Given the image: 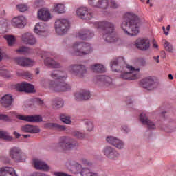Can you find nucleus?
<instances>
[{
	"mask_svg": "<svg viewBox=\"0 0 176 176\" xmlns=\"http://www.w3.org/2000/svg\"><path fill=\"white\" fill-rule=\"evenodd\" d=\"M140 18L131 12H127L124 16V21L121 24V28L126 34L134 36L140 32Z\"/></svg>",
	"mask_w": 176,
	"mask_h": 176,
	"instance_id": "1",
	"label": "nucleus"
},
{
	"mask_svg": "<svg viewBox=\"0 0 176 176\" xmlns=\"http://www.w3.org/2000/svg\"><path fill=\"white\" fill-rule=\"evenodd\" d=\"M94 26L95 28H97V30H102V38L105 42L112 43L119 41V37L115 32V25L113 23L107 21H97L94 23Z\"/></svg>",
	"mask_w": 176,
	"mask_h": 176,
	"instance_id": "2",
	"label": "nucleus"
},
{
	"mask_svg": "<svg viewBox=\"0 0 176 176\" xmlns=\"http://www.w3.org/2000/svg\"><path fill=\"white\" fill-rule=\"evenodd\" d=\"M91 52H93V47L90 43L86 42H76L69 50L72 56H86L90 54Z\"/></svg>",
	"mask_w": 176,
	"mask_h": 176,
	"instance_id": "3",
	"label": "nucleus"
},
{
	"mask_svg": "<svg viewBox=\"0 0 176 176\" xmlns=\"http://www.w3.org/2000/svg\"><path fill=\"white\" fill-rule=\"evenodd\" d=\"M78 142L69 137H62L59 139V142L56 144V148L63 151H69L78 146Z\"/></svg>",
	"mask_w": 176,
	"mask_h": 176,
	"instance_id": "4",
	"label": "nucleus"
},
{
	"mask_svg": "<svg viewBox=\"0 0 176 176\" xmlns=\"http://www.w3.org/2000/svg\"><path fill=\"white\" fill-rule=\"evenodd\" d=\"M48 87L52 91L60 93L61 91H69L72 87L64 81H53L50 80Z\"/></svg>",
	"mask_w": 176,
	"mask_h": 176,
	"instance_id": "5",
	"label": "nucleus"
},
{
	"mask_svg": "<svg viewBox=\"0 0 176 176\" xmlns=\"http://www.w3.org/2000/svg\"><path fill=\"white\" fill-rule=\"evenodd\" d=\"M88 3L94 8H99L100 9H107L108 6L116 9L118 3L113 0H88Z\"/></svg>",
	"mask_w": 176,
	"mask_h": 176,
	"instance_id": "6",
	"label": "nucleus"
},
{
	"mask_svg": "<svg viewBox=\"0 0 176 176\" xmlns=\"http://www.w3.org/2000/svg\"><path fill=\"white\" fill-rule=\"evenodd\" d=\"M9 156L11 159L16 163H24L27 157L23 150L17 146H14L9 150Z\"/></svg>",
	"mask_w": 176,
	"mask_h": 176,
	"instance_id": "7",
	"label": "nucleus"
},
{
	"mask_svg": "<svg viewBox=\"0 0 176 176\" xmlns=\"http://www.w3.org/2000/svg\"><path fill=\"white\" fill-rule=\"evenodd\" d=\"M69 21L66 19H58L55 21V31L58 35H64L69 30Z\"/></svg>",
	"mask_w": 176,
	"mask_h": 176,
	"instance_id": "8",
	"label": "nucleus"
},
{
	"mask_svg": "<svg viewBox=\"0 0 176 176\" xmlns=\"http://www.w3.org/2000/svg\"><path fill=\"white\" fill-rule=\"evenodd\" d=\"M126 68L130 71L125 72L121 75L122 79L126 80H135V79H138L140 78V68H135L130 65H126Z\"/></svg>",
	"mask_w": 176,
	"mask_h": 176,
	"instance_id": "9",
	"label": "nucleus"
},
{
	"mask_svg": "<svg viewBox=\"0 0 176 176\" xmlns=\"http://www.w3.org/2000/svg\"><path fill=\"white\" fill-rule=\"evenodd\" d=\"M68 69L69 72H72L76 76H78V78H83L86 75V72H87L86 67L82 65H72L69 67Z\"/></svg>",
	"mask_w": 176,
	"mask_h": 176,
	"instance_id": "10",
	"label": "nucleus"
},
{
	"mask_svg": "<svg viewBox=\"0 0 176 176\" xmlns=\"http://www.w3.org/2000/svg\"><path fill=\"white\" fill-rule=\"evenodd\" d=\"M50 55H52L50 52L45 51L42 52L41 58H45V57H46V58L44 60L45 65H46V67H49L50 68H61V65L60 63L56 62V60H53V58L47 57Z\"/></svg>",
	"mask_w": 176,
	"mask_h": 176,
	"instance_id": "11",
	"label": "nucleus"
},
{
	"mask_svg": "<svg viewBox=\"0 0 176 176\" xmlns=\"http://www.w3.org/2000/svg\"><path fill=\"white\" fill-rule=\"evenodd\" d=\"M102 153L109 160H117V159H119V156H120V154H119L116 149L109 146L104 147Z\"/></svg>",
	"mask_w": 176,
	"mask_h": 176,
	"instance_id": "12",
	"label": "nucleus"
},
{
	"mask_svg": "<svg viewBox=\"0 0 176 176\" xmlns=\"http://www.w3.org/2000/svg\"><path fill=\"white\" fill-rule=\"evenodd\" d=\"M76 14L78 17L83 20H91L93 19V13L89 12L86 7H80L77 9Z\"/></svg>",
	"mask_w": 176,
	"mask_h": 176,
	"instance_id": "13",
	"label": "nucleus"
},
{
	"mask_svg": "<svg viewBox=\"0 0 176 176\" xmlns=\"http://www.w3.org/2000/svg\"><path fill=\"white\" fill-rule=\"evenodd\" d=\"M136 47L140 50H148L151 47V41L148 38H139L135 42Z\"/></svg>",
	"mask_w": 176,
	"mask_h": 176,
	"instance_id": "14",
	"label": "nucleus"
},
{
	"mask_svg": "<svg viewBox=\"0 0 176 176\" xmlns=\"http://www.w3.org/2000/svg\"><path fill=\"white\" fill-rule=\"evenodd\" d=\"M22 41L25 45H30L31 46H34V45H36L38 41L36 38L32 35V34L30 32L24 33L22 34Z\"/></svg>",
	"mask_w": 176,
	"mask_h": 176,
	"instance_id": "15",
	"label": "nucleus"
},
{
	"mask_svg": "<svg viewBox=\"0 0 176 176\" xmlns=\"http://www.w3.org/2000/svg\"><path fill=\"white\" fill-rule=\"evenodd\" d=\"M106 141L111 145H113V146L117 148V149H123V148H124V143L123 142V141L115 137L109 136L107 138Z\"/></svg>",
	"mask_w": 176,
	"mask_h": 176,
	"instance_id": "16",
	"label": "nucleus"
},
{
	"mask_svg": "<svg viewBox=\"0 0 176 176\" xmlns=\"http://www.w3.org/2000/svg\"><path fill=\"white\" fill-rule=\"evenodd\" d=\"M16 89L17 91H25V93H33L34 92V85L27 83L22 82L21 84L16 85Z\"/></svg>",
	"mask_w": 176,
	"mask_h": 176,
	"instance_id": "17",
	"label": "nucleus"
},
{
	"mask_svg": "<svg viewBox=\"0 0 176 176\" xmlns=\"http://www.w3.org/2000/svg\"><path fill=\"white\" fill-rule=\"evenodd\" d=\"M140 120L142 123V124L147 126L149 130H155V129H156V125L155 124V123H153V122L148 119L146 114L144 113H141L140 116Z\"/></svg>",
	"mask_w": 176,
	"mask_h": 176,
	"instance_id": "18",
	"label": "nucleus"
},
{
	"mask_svg": "<svg viewBox=\"0 0 176 176\" xmlns=\"http://www.w3.org/2000/svg\"><path fill=\"white\" fill-rule=\"evenodd\" d=\"M140 84L142 85L144 89H146V90H153V85H155V80L151 76L146 77L140 81Z\"/></svg>",
	"mask_w": 176,
	"mask_h": 176,
	"instance_id": "19",
	"label": "nucleus"
},
{
	"mask_svg": "<svg viewBox=\"0 0 176 176\" xmlns=\"http://www.w3.org/2000/svg\"><path fill=\"white\" fill-rule=\"evenodd\" d=\"M16 118L20 120H25V122H42V117L41 116L17 115Z\"/></svg>",
	"mask_w": 176,
	"mask_h": 176,
	"instance_id": "20",
	"label": "nucleus"
},
{
	"mask_svg": "<svg viewBox=\"0 0 176 176\" xmlns=\"http://www.w3.org/2000/svg\"><path fill=\"white\" fill-rule=\"evenodd\" d=\"M93 36H94V33L92 32H90L87 29L82 30L76 34V37L82 40L91 39Z\"/></svg>",
	"mask_w": 176,
	"mask_h": 176,
	"instance_id": "21",
	"label": "nucleus"
},
{
	"mask_svg": "<svg viewBox=\"0 0 176 176\" xmlns=\"http://www.w3.org/2000/svg\"><path fill=\"white\" fill-rule=\"evenodd\" d=\"M38 18L43 21H49L52 19V15L49 10L46 8H42L38 12Z\"/></svg>",
	"mask_w": 176,
	"mask_h": 176,
	"instance_id": "22",
	"label": "nucleus"
},
{
	"mask_svg": "<svg viewBox=\"0 0 176 176\" xmlns=\"http://www.w3.org/2000/svg\"><path fill=\"white\" fill-rule=\"evenodd\" d=\"M33 163L36 170H43V171H49L50 170V167L41 160L35 159L33 160Z\"/></svg>",
	"mask_w": 176,
	"mask_h": 176,
	"instance_id": "23",
	"label": "nucleus"
},
{
	"mask_svg": "<svg viewBox=\"0 0 176 176\" xmlns=\"http://www.w3.org/2000/svg\"><path fill=\"white\" fill-rule=\"evenodd\" d=\"M51 78L56 80H65L67 79V73L61 70H54L50 74Z\"/></svg>",
	"mask_w": 176,
	"mask_h": 176,
	"instance_id": "24",
	"label": "nucleus"
},
{
	"mask_svg": "<svg viewBox=\"0 0 176 176\" xmlns=\"http://www.w3.org/2000/svg\"><path fill=\"white\" fill-rule=\"evenodd\" d=\"M16 61L21 67H32L35 62L28 58H16Z\"/></svg>",
	"mask_w": 176,
	"mask_h": 176,
	"instance_id": "25",
	"label": "nucleus"
},
{
	"mask_svg": "<svg viewBox=\"0 0 176 176\" xmlns=\"http://www.w3.org/2000/svg\"><path fill=\"white\" fill-rule=\"evenodd\" d=\"M25 23H27V20L23 16H16L12 19V25L19 28H23L25 25Z\"/></svg>",
	"mask_w": 176,
	"mask_h": 176,
	"instance_id": "26",
	"label": "nucleus"
},
{
	"mask_svg": "<svg viewBox=\"0 0 176 176\" xmlns=\"http://www.w3.org/2000/svg\"><path fill=\"white\" fill-rule=\"evenodd\" d=\"M1 176H17L16 170L12 167H3L0 168Z\"/></svg>",
	"mask_w": 176,
	"mask_h": 176,
	"instance_id": "27",
	"label": "nucleus"
},
{
	"mask_svg": "<svg viewBox=\"0 0 176 176\" xmlns=\"http://www.w3.org/2000/svg\"><path fill=\"white\" fill-rule=\"evenodd\" d=\"M74 97L77 101H83L90 98V92L89 91L82 90L80 92L75 94Z\"/></svg>",
	"mask_w": 176,
	"mask_h": 176,
	"instance_id": "28",
	"label": "nucleus"
},
{
	"mask_svg": "<svg viewBox=\"0 0 176 176\" xmlns=\"http://www.w3.org/2000/svg\"><path fill=\"white\" fill-rule=\"evenodd\" d=\"M21 131H23V133H31L32 134H36L40 131L38 126L30 124L22 126Z\"/></svg>",
	"mask_w": 176,
	"mask_h": 176,
	"instance_id": "29",
	"label": "nucleus"
},
{
	"mask_svg": "<svg viewBox=\"0 0 176 176\" xmlns=\"http://www.w3.org/2000/svg\"><path fill=\"white\" fill-rule=\"evenodd\" d=\"M1 105L5 108H9L13 102V98L10 95L4 96L1 100Z\"/></svg>",
	"mask_w": 176,
	"mask_h": 176,
	"instance_id": "30",
	"label": "nucleus"
},
{
	"mask_svg": "<svg viewBox=\"0 0 176 176\" xmlns=\"http://www.w3.org/2000/svg\"><path fill=\"white\" fill-rule=\"evenodd\" d=\"M34 32L38 35H45V23H38L36 24L34 28Z\"/></svg>",
	"mask_w": 176,
	"mask_h": 176,
	"instance_id": "31",
	"label": "nucleus"
},
{
	"mask_svg": "<svg viewBox=\"0 0 176 176\" xmlns=\"http://www.w3.org/2000/svg\"><path fill=\"white\" fill-rule=\"evenodd\" d=\"M97 79L99 82H103L105 86H111L112 85V78L109 76H98Z\"/></svg>",
	"mask_w": 176,
	"mask_h": 176,
	"instance_id": "32",
	"label": "nucleus"
},
{
	"mask_svg": "<svg viewBox=\"0 0 176 176\" xmlns=\"http://www.w3.org/2000/svg\"><path fill=\"white\" fill-rule=\"evenodd\" d=\"M45 127H47V129H55L56 130H58L59 131H64L66 129L65 126L52 122L47 123L45 124Z\"/></svg>",
	"mask_w": 176,
	"mask_h": 176,
	"instance_id": "33",
	"label": "nucleus"
},
{
	"mask_svg": "<svg viewBox=\"0 0 176 176\" xmlns=\"http://www.w3.org/2000/svg\"><path fill=\"white\" fill-rule=\"evenodd\" d=\"M123 63H124V58H123V57H119L117 59L111 61L110 65L112 71H118L115 67H118L119 64H123Z\"/></svg>",
	"mask_w": 176,
	"mask_h": 176,
	"instance_id": "34",
	"label": "nucleus"
},
{
	"mask_svg": "<svg viewBox=\"0 0 176 176\" xmlns=\"http://www.w3.org/2000/svg\"><path fill=\"white\" fill-rule=\"evenodd\" d=\"M91 69H92L94 72H105V67L100 64H95L92 65Z\"/></svg>",
	"mask_w": 176,
	"mask_h": 176,
	"instance_id": "35",
	"label": "nucleus"
},
{
	"mask_svg": "<svg viewBox=\"0 0 176 176\" xmlns=\"http://www.w3.org/2000/svg\"><path fill=\"white\" fill-rule=\"evenodd\" d=\"M54 10L56 13H65V6L62 3L55 4Z\"/></svg>",
	"mask_w": 176,
	"mask_h": 176,
	"instance_id": "36",
	"label": "nucleus"
},
{
	"mask_svg": "<svg viewBox=\"0 0 176 176\" xmlns=\"http://www.w3.org/2000/svg\"><path fill=\"white\" fill-rule=\"evenodd\" d=\"M162 43H164V49L166 50V52L173 53L174 49L173 48V45H171V43H168V41H167L166 39L162 41Z\"/></svg>",
	"mask_w": 176,
	"mask_h": 176,
	"instance_id": "37",
	"label": "nucleus"
},
{
	"mask_svg": "<svg viewBox=\"0 0 176 176\" xmlns=\"http://www.w3.org/2000/svg\"><path fill=\"white\" fill-rule=\"evenodd\" d=\"M72 135L73 137H75L76 138H78V140H84L85 138L86 135L80 131H74L72 132Z\"/></svg>",
	"mask_w": 176,
	"mask_h": 176,
	"instance_id": "38",
	"label": "nucleus"
},
{
	"mask_svg": "<svg viewBox=\"0 0 176 176\" xmlns=\"http://www.w3.org/2000/svg\"><path fill=\"white\" fill-rule=\"evenodd\" d=\"M16 52L21 54H28L31 52V50L29 47L23 46L16 50Z\"/></svg>",
	"mask_w": 176,
	"mask_h": 176,
	"instance_id": "39",
	"label": "nucleus"
},
{
	"mask_svg": "<svg viewBox=\"0 0 176 176\" xmlns=\"http://www.w3.org/2000/svg\"><path fill=\"white\" fill-rule=\"evenodd\" d=\"M85 124L87 126H86L87 131H93L94 129V124H93V121L90 120H86L85 121Z\"/></svg>",
	"mask_w": 176,
	"mask_h": 176,
	"instance_id": "40",
	"label": "nucleus"
},
{
	"mask_svg": "<svg viewBox=\"0 0 176 176\" xmlns=\"http://www.w3.org/2000/svg\"><path fill=\"white\" fill-rule=\"evenodd\" d=\"M0 138H2V140H6V141H12V137L9 135V133L3 131H0Z\"/></svg>",
	"mask_w": 176,
	"mask_h": 176,
	"instance_id": "41",
	"label": "nucleus"
},
{
	"mask_svg": "<svg viewBox=\"0 0 176 176\" xmlns=\"http://www.w3.org/2000/svg\"><path fill=\"white\" fill-rule=\"evenodd\" d=\"M60 120L63 123H65L66 124H69L71 123V118L67 114H62L60 115Z\"/></svg>",
	"mask_w": 176,
	"mask_h": 176,
	"instance_id": "42",
	"label": "nucleus"
},
{
	"mask_svg": "<svg viewBox=\"0 0 176 176\" xmlns=\"http://www.w3.org/2000/svg\"><path fill=\"white\" fill-rule=\"evenodd\" d=\"M64 105V102H63V100L58 99L57 100L54 101L53 102V107L56 109L58 108H61Z\"/></svg>",
	"mask_w": 176,
	"mask_h": 176,
	"instance_id": "43",
	"label": "nucleus"
},
{
	"mask_svg": "<svg viewBox=\"0 0 176 176\" xmlns=\"http://www.w3.org/2000/svg\"><path fill=\"white\" fill-rule=\"evenodd\" d=\"M5 38L6 39L8 43V46H12L13 44L14 43V41H15L14 36L7 35L5 36Z\"/></svg>",
	"mask_w": 176,
	"mask_h": 176,
	"instance_id": "44",
	"label": "nucleus"
},
{
	"mask_svg": "<svg viewBox=\"0 0 176 176\" xmlns=\"http://www.w3.org/2000/svg\"><path fill=\"white\" fill-rule=\"evenodd\" d=\"M16 9L19 12H27L28 10V6L25 4H19L16 6Z\"/></svg>",
	"mask_w": 176,
	"mask_h": 176,
	"instance_id": "45",
	"label": "nucleus"
},
{
	"mask_svg": "<svg viewBox=\"0 0 176 176\" xmlns=\"http://www.w3.org/2000/svg\"><path fill=\"white\" fill-rule=\"evenodd\" d=\"M0 75L4 76V78H10V74H9V72L7 69H1Z\"/></svg>",
	"mask_w": 176,
	"mask_h": 176,
	"instance_id": "46",
	"label": "nucleus"
},
{
	"mask_svg": "<svg viewBox=\"0 0 176 176\" xmlns=\"http://www.w3.org/2000/svg\"><path fill=\"white\" fill-rule=\"evenodd\" d=\"M80 162L82 164H85V166H91V162L90 161L87 160L86 158H81L80 160Z\"/></svg>",
	"mask_w": 176,
	"mask_h": 176,
	"instance_id": "47",
	"label": "nucleus"
},
{
	"mask_svg": "<svg viewBox=\"0 0 176 176\" xmlns=\"http://www.w3.org/2000/svg\"><path fill=\"white\" fill-rule=\"evenodd\" d=\"M23 76H25V78H27V79H32V74L29 72H23Z\"/></svg>",
	"mask_w": 176,
	"mask_h": 176,
	"instance_id": "48",
	"label": "nucleus"
},
{
	"mask_svg": "<svg viewBox=\"0 0 176 176\" xmlns=\"http://www.w3.org/2000/svg\"><path fill=\"white\" fill-rule=\"evenodd\" d=\"M170 28H171V25H168L166 27H166L163 26L162 30L164 31V34H165V35H168V31H170Z\"/></svg>",
	"mask_w": 176,
	"mask_h": 176,
	"instance_id": "49",
	"label": "nucleus"
},
{
	"mask_svg": "<svg viewBox=\"0 0 176 176\" xmlns=\"http://www.w3.org/2000/svg\"><path fill=\"white\" fill-rule=\"evenodd\" d=\"M0 120H5L6 122H8V120H9V117L6 115L0 114Z\"/></svg>",
	"mask_w": 176,
	"mask_h": 176,
	"instance_id": "50",
	"label": "nucleus"
},
{
	"mask_svg": "<svg viewBox=\"0 0 176 176\" xmlns=\"http://www.w3.org/2000/svg\"><path fill=\"white\" fill-rule=\"evenodd\" d=\"M122 130L124 133H129L130 131V129L126 125L122 126Z\"/></svg>",
	"mask_w": 176,
	"mask_h": 176,
	"instance_id": "51",
	"label": "nucleus"
},
{
	"mask_svg": "<svg viewBox=\"0 0 176 176\" xmlns=\"http://www.w3.org/2000/svg\"><path fill=\"white\" fill-rule=\"evenodd\" d=\"M35 102H36V104H38V105H43V100L39 98H36Z\"/></svg>",
	"mask_w": 176,
	"mask_h": 176,
	"instance_id": "52",
	"label": "nucleus"
},
{
	"mask_svg": "<svg viewBox=\"0 0 176 176\" xmlns=\"http://www.w3.org/2000/svg\"><path fill=\"white\" fill-rule=\"evenodd\" d=\"M159 58H160V56H153V60H155V61L157 63H160V60H159Z\"/></svg>",
	"mask_w": 176,
	"mask_h": 176,
	"instance_id": "53",
	"label": "nucleus"
},
{
	"mask_svg": "<svg viewBox=\"0 0 176 176\" xmlns=\"http://www.w3.org/2000/svg\"><path fill=\"white\" fill-rule=\"evenodd\" d=\"M41 2H42V1H37L35 2V5L36 6H41Z\"/></svg>",
	"mask_w": 176,
	"mask_h": 176,
	"instance_id": "54",
	"label": "nucleus"
},
{
	"mask_svg": "<svg viewBox=\"0 0 176 176\" xmlns=\"http://www.w3.org/2000/svg\"><path fill=\"white\" fill-rule=\"evenodd\" d=\"M14 135H15L16 138H20V134L17 132H14Z\"/></svg>",
	"mask_w": 176,
	"mask_h": 176,
	"instance_id": "55",
	"label": "nucleus"
},
{
	"mask_svg": "<svg viewBox=\"0 0 176 176\" xmlns=\"http://www.w3.org/2000/svg\"><path fill=\"white\" fill-rule=\"evenodd\" d=\"M126 102V104H131V98H130V97L127 98Z\"/></svg>",
	"mask_w": 176,
	"mask_h": 176,
	"instance_id": "56",
	"label": "nucleus"
},
{
	"mask_svg": "<svg viewBox=\"0 0 176 176\" xmlns=\"http://www.w3.org/2000/svg\"><path fill=\"white\" fill-rule=\"evenodd\" d=\"M168 78H169V79H170L171 80H173V79H174V77H173L171 74H168Z\"/></svg>",
	"mask_w": 176,
	"mask_h": 176,
	"instance_id": "57",
	"label": "nucleus"
},
{
	"mask_svg": "<svg viewBox=\"0 0 176 176\" xmlns=\"http://www.w3.org/2000/svg\"><path fill=\"white\" fill-rule=\"evenodd\" d=\"M23 137H24L25 138H30V137H31V135H23Z\"/></svg>",
	"mask_w": 176,
	"mask_h": 176,
	"instance_id": "58",
	"label": "nucleus"
},
{
	"mask_svg": "<svg viewBox=\"0 0 176 176\" xmlns=\"http://www.w3.org/2000/svg\"><path fill=\"white\" fill-rule=\"evenodd\" d=\"M153 47H155V49H157V47H159V46L157 45V43H153Z\"/></svg>",
	"mask_w": 176,
	"mask_h": 176,
	"instance_id": "59",
	"label": "nucleus"
},
{
	"mask_svg": "<svg viewBox=\"0 0 176 176\" xmlns=\"http://www.w3.org/2000/svg\"><path fill=\"white\" fill-rule=\"evenodd\" d=\"M1 60H2V52L1 51V48H0V61Z\"/></svg>",
	"mask_w": 176,
	"mask_h": 176,
	"instance_id": "60",
	"label": "nucleus"
},
{
	"mask_svg": "<svg viewBox=\"0 0 176 176\" xmlns=\"http://www.w3.org/2000/svg\"><path fill=\"white\" fill-rule=\"evenodd\" d=\"M41 85H42V86H43L44 87H46L45 86V82H44L43 81L41 82Z\"/></svg>",
	"mask_w": 176,
	"mask_h": 176,
	"instance_id": "61",
	"label": "nucleus"
},
{
	"mask_svg": "<svg viewBox=\"0 0 176 176\" xmlns=\"http://www.w3.org/2000/svg\"><path fill=\"white\" fill-rule=\"evenodd\" d=\"M36 75H38V74H39V71H37V72H36Z\"/></svg>",
	"mask_w": 176,
	"mask_h": 176,
	"instance_id": "62",
	"label": "nucleus"
},
{
	"mask_svg": "<svg viewBox=\"0 0 176 176\" xmlns=\"http://www.w3.org/2000/svg\"><path fill=\"white\" fill-rule=\"evenodd\" d=\"M147 3H149V0H147Z\"/></svg>",
	"mask_w": 176,
	"mask_h": 176,
	"instance_id": "63",
	"label": "nucleus"
},
{
	"mask_svg": "<svg viewBox=\"0 0 176 176\" xmlns=\"http://www.w3.org/2000/svg\"><path fill=\"white\" fill-rule=\"evenodd\" d=\"M141 1V2H144V0H140Z\"/></svg>",
	"mask_w": 176,
	"mask_h": 176,
	"instance_id": "64",
	"label": "nucleus"
}]
</instances>
